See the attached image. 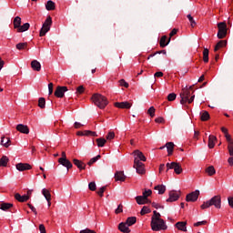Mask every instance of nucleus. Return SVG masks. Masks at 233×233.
Returning a JSON list of instances; mask_svg holds the SVG:
<instances>
[{"mask_svg":"<svg viewBox=\"0 0 233 233\" xmlns=\"http://www.w3.org/2000/svg\"><path fill=\"white\" fill-rule=\"evenodd\" d=\"M206 172L208 176H214L216 174V168H214V166H209L206 168Z\"/></svg>","mask_w":233,"mask_h":233,"instance_id":"nucleus-38","label":"nucleus"},{"mask_svg":"<svg viewBox=\"0 0 233 233\" xmlns=\"http://www.w3.org/2000/svg\"><path fill=\"white\" fill-rule=\"evenodd\" d=\"M29 28H30V24L29 23H25L23 25H20V26H19V28L17 29L16 32L21 34L23 32H26V30H28Z\"/></svg>","mask_w":233,"mask_h":233,"instance_id":"nucleus-30","label":"nucleus"},{"mask_svg":"<svg viewBox=\"0 0 233 233\" xmlns=\"http://www.w3.org/2000/svg\"><path fill=\"white\" fill-rule=\"evenodd\" d=\"M52 26V16H47L46 21L44 22L42 28L40 29L39 35L40 37H44L46 35L47 32H50V27Z\"/></svg>","mask_w":233,"mask_h":233,"instance_id":"nucleus-4","label":"nucleus"},{"mask_svg":"<svg viewBox=\"0 0 233 233\" xmlns=\"http://www.w3.org/2000/svg\"><path fill=\"white\" fill-rule=\"evenodd\" d=\"M114 137H116V133H114V131H110L106 135V139H107V141H112V139H114Z\"/></svg>","mask_w":233,"mask_h":233,"instance_id":"nucleus-47","label":"nucleus"},{"mask_svg":"<svg viewBox=\"0 0 233 233\" xmlns=\"http://www.w3.org/2000/svg\"><path fill=\"white\" fill-rule=\"evenodd\" d=\"M123 212V204H119L117 208L115 210V214H121Z\"/></svg>","mask_w":233,"mask_h":233,"instance_id":"nucleus-56","label":"nucleus"},{"mask_svg":"<svg viewBox=\"0 0 233 233\" xmlns=\"http://www.w3.org/2000/svg\"><path fill=\"white\" fill-rule=\"evenodd\" d=\"M73 163L79 170H85L86 168V164L83 163V161L74 158Z\"/></svg>","mask_w":233,"mask_h":233,"instance_id":"nucleus-16","label":"nucleus"},{"mask_svg":"<svg viewBox=\"0 0 233 233\" xmlns=\"http://www.w3.org/2000/svg\"><path fill=\"white\" fill-rule=\"evenodd\" d=\"M209 203L211 207H215V208H221V196L217 195L209 199Z\"/></svg>","mask_w":233,"mask_h":233,"instance_id":"nucleus-9","label":"nucleus"},{"mask_svg":"<svg viewBox=\"0 0 233 233\" xmlns=\"http://www.w3.org/2000/svg\"><path fill=\"white\" fill-rule=\"evenodd\" d=\"M10 138H5V137H2L1 138V145L3 147H5V148H8L10 147Z\"/></svg>","mask_w":233,"mask_h":233,"instance_id":"nucleus-37","label":"nucleus"},{"mask_svg":"<svg viewBox=\"0 0 233 233\" xmlns=\"http://www.w3.org/2000/svg\"><path fill=\"white\" fill-rule=\"evenodd\" d=\"M99 159H101V155H97L96 157L91 158V159L89 160V162L87 163V165H88L89 167H92V165H94V163H96V161H99Z\"/></svg>","mask_w":233,"mask_h":233,"instance_id":"nucleus-40","label":"nucleus"},{"mask_svg":"<svg viewBox=\"0 0 233 233\" xmlns=\"http://www.w3.org/2000/svg\"><path fill=\"white\" fill-rule=\"evenodd\" d=\"M120 86H124L125 88H128V84L127 83V81H125V79H120L118 81Z\"/></svg>","mask_w":233,"mask_h":233,"instance_id":"nucleus-55","label":"nucleus"},{"mask_svg":"<svg viewBox=\"0 0 233 233\" xmlns=\"http://www.w3.org/2000/svg\"><path fill=\"white\" fill-rule=\"evenodd\" d=\"M88 188L89 190H91L92 192H96V189L97 188V186H96V182H90L88 184Z\"/></svg>","mask_w":233,"mask_h":233,"instance_id":"nucleus-49","label":"nucleus"},{"mask_svg":"<svg viewBox=\"0 0 233 233\" xmlns=\"http://www.w3.org/2000/svg\"><path fill=\"white\" fill-rule=\"evenodd\" d=\"M28 46V43L25 42V43H18L16 45V49L17 50H25L26 49V47Z\"/></svg>","mask_w":233,"mask_h":233,"instance_id":"nucleus-41","label":"nucleus"},{"mask_svg":"<svg viewBox=\"0 0 233 233\" xmlns=\"http://www.w3.org/2000/svg\"><path fill=\"white\" fill-rule=\"evenodd\" d=\"M136 201L137 205H147L148 203H152V201L145 199L143 196L136 197Z\"/></svg>","mask_w":233,"mask_h":233,"instance_id":"nucleus-21","label":"nucleus"},{"mask_svg":"<svg viewBox=\"0 0 233 233\" xmlns=\"http://www.w3.org/2000/svg\"><path fill=\"white\" fill-rule=\"evenodd\" d=\"M132 155L134 156V163L137 161H147V157L139 149L135 150Z\"/></svg>","mask_w":233,"mask_h":233,"instance_id":"nucleus-10","label":"nucleus"},{"mask_svg":"<svg viewBox=\"0 0 233 233\" xmlns=\"http://www.w3.org/2000/svg\"><path fill=\"white\" fill-rule=\"evenodd\" d=\"M128 224H127L126 222H121L118 225V230H120V232L123 233H130V228H128Z\"/></svg>","mask_w":233,"mask_h":233,"instance_id":"nucleus-17","label":"nucleus"},{"mask_svg":"<svg viewBox=\"0 0 233 233\" xmlns=\"http://www.w3.org/2000/svg\"><path fill=\"white\" fill-rule=\"evenodd\" d=\"M31 68L35 70V72H41V63L37 60H33L31 62Z\"/></svg>","mask_w":233,"mask_h":233,"instance_id":"nucleus-23","label":"nucleus"},{"mask_svg":"<svg viewBox=\"0 0 233 233\" xmlns=\"http://www.w3.org/2000/svg\"><path fill=\"white\" fill-rule=\"evenodd\" d=\"M150 212H152V210H150L148 207L144 206L140 211V215L145 216V214H150Z\"/></svg>","mask_w":233,"mask_h":233,"instance_id":"nucleus-43","label":"nucleus"},{"mask_svg":"<svg viewBox=\"0 0 233 233\" xmlns=\"http://www.w3.org/2000/svg\"><path fill=\"white\" fill-rule=\"evenodd\" d=\"M174 165H176L175 162L167 163V164H166L167 172H168L169 170L174 169Z\"/></svg>","mask_w":233,"mask_h":233,"instance_id":"nucleus-54","label":"nucleus"},{"mask_svg":"<svg viewBox=\"0 0 233 233\" xmlns=\"http://www.w3.org/2000/svg\"><path fill=\"white\" fill-rule=\"evenodd\" d=\"M173 170L175 174H182L183 173V167H181V164L175 162V165L173 166Z\"/></svg>","mask_w":233,"mask_h":233,"instance_id":"nucleus-27","label":"nucleus"},{"mask_svg":"<svg viewBox=\"0 0 233 233\" xmlns=\"http://www.w3.org/2000/svg\"><path fill=\"white\" fill-rule=\"evenodd\" d=\"M46 9L48 10V12L56 10V3L52 0H48L46 4Z\"/></svg>","mask_w":233,"mask_h":233,"instance_id":"nucleus-29","label":"nucleus"},{"mask_svg":"<svg viewBox=\"0 0 233 233\" xmlns=\"http://www.w3.org/2000/svg\"><path fill=\"white\" fill-rule=\"evenodd\" d=\"M17 132H20L21 134H30V128H28V126L18 124L16 126Z\"/></svg>","mask_w":233,"mask_h":233,"instance_id":"nucleus-14","label":"nucleus"},{"mask_svg":"<svg viewBox=\"0 0 233 233\" xmlns=\"http://www.w3.org/2000/svg\"><path fill=\"white\" fill-rule=\"evenodd\" d=\"M133 168H135L137 170V174H139L140 176L145 174V164L137 159L135 160Z\"/></svg>","mask_w":233,"mask_h":233,"instance_id":"nucleus-7","label":"nucleus"},{"mask_svg":"<svg viewBox=\"0 0 233 233\" xmlns=\"http://www.w3.org/2000/svg\"><path fill=\"white\" fill-rule=\"evenodd\" d=\"M225 137H226V139L228 141V145H230V143H233L232 138L230 137V135L228 133H227L225 135Z\"/></svg>","mask_w":233,"mask_h":233,"instance_id":"nucleus-60","label":"nucleus"},{"mask_svg":"<svg viewBox=\"0 0 233 233\" xmlns=\"http://www.w3.org/2000/svg\"><path fill=\"white\" fill-rule=\"evenodd\" d=\"M116 181H125L127 179V176H125V172L123 171H116L115 174Z\"/></svg>","mask_w":233,"mask_h":233,"instance_id":"nucleus-20","label":"nucleus"},{"mask_svg":"<svg viewBox=\"0 0 233 233\" xmlns=\"http://www.w3.org/2000/svg\"><path fill=\"white\" fill-rule=\"evenodd\" d=\"M59 165H62V167H66V168L68 169L72 168L74 166L72 165V162L68 160L67 158H58Z\"/></svg>","mask_w":233,"mask_h":233,"instance_id":"nucleus-12","label":"nucleus"},{"mask_svg":"<svg viewBox=\"0 0 233 233\" xmlns=\"http://www.w3.org/2000/svg\"><path fill=\"white\" fill-rule=\"evenodd\" d=\"M136 221H137L136 217H129L127 218L126 223L127 227H132V225H136Z\"/></svg>","mask_w":233,"mask_h":233,"instance_id":"nucleus-32","label":"nucleus"},{"mask_svg":"<svg viewBox=\"0 0 233 233\" xmlns=\"http://www.w3.org/2000/svg\"><path fill=\"white\" fill-rule=\"evenodd\" d=\"M27 206L31 208L32 212H34V214L37 216V209H35V208L32 206V204H27Z\"/></svg>","mask_w":233,"mask_h":233,"instance_id":"nucleus-63","label":"nucleus"},{"mask_svg":"<svg viewBox=\"0 0 233 233\" xmlns=\"http://www.w3.org/2000/svg\"><path fill=\"white\" fill-rule=\"evenodd\" d=\"M83 92H85V87L83 86L76 88V94H83Z\"/></svg>","mask_w":233,"mask_h":233,"instance_id":"nucleus-59","label":"nucleus"},{"mask_svg":"<svg viewBox=\"0 0 233 233\" xmlns=\"http://www.w3.org/2000/svg\"><path fill=\"white\" fill-rule=\"evenodd\" d=\"M201 225H207V220L197 222L194 224V227H201Z\"/></svg>","mask_w":233,"mask_h":233,"instance_id":"nucleus-61","label":"nucleus"},{"mask_svg":"<svg viewBox=\"0 0 233 233\" xmlns=\"http://www.w3.org/2000/svg\"><path fill=\"white\" fill-rule=\"evenodd\" d=\"M8 157L6 156H3L1 158H0V167H6L8 165Z\"/></svg>","mask_w":233,"mask_h":233,"instance_id":"nucleus-36","label":"nucleus"},{"mask_svg":"<svg viewBox=\"0 0 233 233\" xmlns=\"http://www.w3.org/2000/svg\"><path fill=\"white\" fill-rule=\"evenodd\" d=\"M65 92H68V87L58 86L55 90L56 97H65Z\"/></svg>","mask_w":233,"mask_h":233,"instance_id":"nucleus-11","label":"nucleus"},{"mask_svg":"<svg viewBox=\"0 0 233 233\" xmlns=\"http://www.w3.org/2000/svg\"><path fill=\"white\" fill-rule=\"evenodd\" d=\"M203 61L204 63H208V48H204L203 50Z\"/></svg>","mask_w":233,"mask_h":233,"instance_id":"nucleus-42","label":"nucleus"},{"mask_svg":"<svg viewBox=\"0 0 233 233\" xmlns=\"http://www.w3.org/2000/svg\"><path fill=\"white\" fill-rule=\"evenodd\" d=\"M105 190H106V186L100 187L99 190L97 191V194L100 198H103V194H105Z\"/></svg>","mask_w":233,"mask_h":233,"instance_id":"nucleus-52","label":"nucleus"},{"mask_svg":"<svg viewBox=\"0 0 233 233\" xmlns=\"http://www.w3.org/2000/svg\"><path fill=\"white\" fill-rule=\"evenodd\" d=\"M175 227L182 232H187V221L177 222Z\"/></svg>","mask_w":233,"mask_h":233,"instance_id":"nucleus-22","label":"nucleus"},{"mask_svg":"<svg viewBox=\"0 0 233 233\" xmlns=\"http://www.w3.org/2000/svg\"><path fill=\"white\" fill-rule=\"evenodd\" d=\"M155 190H158V194L162 195L167 192V187L165 185H157L155 187Z\"/></svg>","mask_w":233,"mask_h":233,"instance_id":"nucleus-35","label":"nucleus"},{"mask_svg":"<svg viewBox=\"0 0 233 233\" xmlns=\"http://www.w3.org/2000/svg\"><path fill=\"white\" fill-rule=\"evenodd\" d=\"M228 150L229 156L233 157V142H230L229 144H228Z\"/></svg>","mask_w":233,"mask_h":233,"instance_id":"nucleus-51","label":"nucleus"},{"mask_svg":"<svg viewBox=\"0 0 233 233\" xmlns=\"http://www.w3.org/2000/svg\"><path fill=\"white\" fill-rule=\"evenodd\" d=\"M177 95L176 93H171L167 96V101H176Z\"/></svg>","mask_w":233,"mask_h":233,"instance_id":"nucleus-53","label":"nucleus"},{"mask_svg":"<svg viewBox=\"0 0 233 233\" xmlns=\"http://www.w3.org/2000/svg\"><path fill=\"white\" fill-rule=\"evenodd\" d=\"M151 229L154 232H159V230H167L168 226L167 223L161 218V214L157 211H153V216L151 218Z\"/></svg>","mask_w":233,"mask_h":233,"instance_id":"nucleus-1","label":"nucleus"},{"mask_svg":"<svg viewBox=\"0 0 233 233\" xmlns=\"http://www.w3.org/2000/svg\"><path fill=\"white\" fill-rule=\"evenodd\" d=\"M15 167H16V169L19 170V172H25V170H30L32 168V166L26 163H18L15 165Z\"/></svg>","mask_w":233,"mask_h":233,"instance_id":"nucleus-13","label":"nucleus"},{"mask_svg":"<svg viewBox=\"0 0 233 233\" xmlns=\"http://www.w3.org/2000/svg\"><path fill=\"white\" fill-rule=\"evenodd\" d=\"M181 196V191L171 190L169 191V198L166 200L167 203H174V201H177Z\"/></svg>","mask_w":233,"mask_h":233,"instance_id":"nucleus-6","label":"nucleus"},{"mask_svg":"<svg viewBox=\"0 0 233 233\" xmlns=\"http://www.w3.org/2000/svg\"><path fill=\"white\" fill-rule=\"evenodd\" d=\"M167 35H163L161 38H160V42H159V45L161 46V48H165V46H167L168 43H170V37L167 39Z\"/></svg>","mask_w":233,"mask_h":233,"instance_id":"nucleus-26","label":"nucleus"},{"mask_svg":"<svg viewBox=\"0 0 233 233\" xmlns=\"http://www.w3.org/2000/svg\"><path fill=\"white\" fill-rule=\"evenodd\" d=\"M199 198V190H195L186 196V201L187 203H195V201H198V198Z\"/></svg>","mask_w":233,"mask_h":233,"instance_id":"nucleus-8","label":"nucleus"},{"mask_svg":"<svg viewBox=\"0 0 233 233\" xmlns=\"http://www.w3.org/2000/svg\"><path fill=\"white\" fill-rule=\"evenodd\" d=\"M228 205H229V207H231L232 208H233V198H228Z\"/></svg>","mask_w":233,"mask_h":233,"instance_id":"nucleus-64","label":"nucleus"},{"mask_svg":"<svg viewBox=\"0 0 233 233\" xmlns=\"http://www.w3.org/2000/svg\"><path fill=\"white\" fill-rule=\"evenodd\" d=\"M147 114L150 116V117H154V116H156V108L154 106L149 107Z\"/></svg>","mask_w":233,"mask_h":233,"instance_id":"nucleus-48","label":"nucleus"},{"mask_svg":"<svg viewBox=\"0 0 233 233\" xmlns=\"http://www.w3.org/2000/svg\"><path fill=\"white\" fill-rule=\"evenodd\" d=\"M210 207H212L211 204H210V200H208V201L204 202V203L200 206V208H201L202 210H205L206 208H210Z\"/></svg>","mask_w":233,"mask_h":233,"instance_id":"nucleus-46","label":"nucleus"},{"mask_svg":"<svg viewBox=\"0 0 233 233\" xmlns=\"http://www.w3.org/2000/svg\"><path fill=\"white\" fill-rule=\"evenodd\" d=\"M190 90H192V86H190L189 88L185 87L182 89V92L180 93V97H181L180 104L181 105H186L187 103H188L190 105V103H194V98L196 97V96L193 95L190 97Z\"/></svg>","mask_w":233,"mask_h":233,"instance_id":"nucleus-2","label":"nucleus"},{"mask_svg":"<svg viewBox=\"0 0 233 233\" xmlns=\"http://www.w3.org/2000/svg\"><path fill=\"white\" fill-rule=\"evenodd\" d=\"M96 143H97V147H105V145L106 143V139H105L103 137L96 138Z\"/></svg>","mask_w":233,"mask_h":233,"instance_id":"nucleus-39","label":"nucleus"},{"mask_svg":"<svg viewBox=\"0 0 233 233\" xmlns=\"http://www.w3.org/2000/svg\"><path fill=\"white\" fill-rule=\"evenodd\" d=\"M187 19L190 22L192 28H194V26H196V20H194V17H192L191 15H187Z\"/></svg>","mask_w":233,"mask_h":233,"instance_id":"nucleus-50","label":"nucleus"},{"mask_svg":"<svg viewBox=\"0 0 233 233\" xmlns=\"http://www.w3.org/2000/svg\"><path fill=\"white\" fill-rule=\"evenodd\" d=\"M93 103L98 106V108H106V106L108 105V100L106 97L101 94H94L91 97Z\"/></svg>","mask_w":233,"mask_h":233,"instance_id":"nucleus-3","label":"nucleus"},{"mask_svg":"<svg viewBox=\"0 0 233 233\" xmlns=\"http://www.w3.org/2000/svg\"><path fill=\"white\" fill-rule=\"evenodd\" d=\"M48 90H49V96H52V94H54V84L53 83L48 84Z\"/></svg>","mask_w":233,"mask_h":233,"instance_id":"nucleus-57","label":"nucleus"},{"mask_svg":"<svg viewBox=\"0 0 233 233\" xmlns=\"http://www.w3.org/2000/svg\"><path fill=\"white\" fill-rule=\"evenodd\" d=\"M39 230H40V233H46V228H45V225H43V224L39 225Z\"/></svg>","mask_w":233,"mask_h":233,"instance_id":"nucleus-62","label":"nucleus"},{"mask_svg":"<svg viewBox=\"0 0 233 233\" xmlns=\"http://www.w3.org/2000/svg\"><path fill=\"white\" fill-rule=\"evenodd\" d=\"M223 46H227V41L226 40H220L214 48V52H218L219 48H223Z\"/></svg>","mask_w":233,"mask_h":233,"instance_id":"nucleus-31","label":"nucleus"},{"mask_svg":"<svg viewBox=\"0 0 233 233\" xmlns=\"http://www.w3.org/2000/svg\"><path fill=\"white\" fill-rule=\"evenodd\" d=\"M46 105V100L45 99V97H40L38 99V106L40 108H45Z\"/></svg>","mask_w":233,"mask_h":233,"instance_id":"nucleus-44","label":"nucleus"},{"mask_svg":"<svg viewBox=\"0 0 233 233\" xmlns=\"http://www.w3.org/2000/svg\"><path fill=\"white\" fill-rule=\"evenodd\" d=\"M42 194L44 198L46 199V201H52V194H50V190L46 188L42 189Z\"/></svg>","mask_w":233,"mask_h":233,"instance_id":"nucleus-28","label":"nucleus"},{"mask_svg":"<svg viewBox=\"0 0 233 233\" xmlns=\"http://www.w3.org/2000/svg\"><path fill=\"white\" fill-rule=\"evenodd\" d=\"M79 233H97V232H96V230H92V229H90V228H86V229H82V230H80V232Z\"/></svg>","mask_w":233,"mask_h":233,"instance_id":"nucleus-58","label":"nucleus"},{"mask_svg":"<svg viewBox=\"0 0 233 233\" xmlns=\"http://www.w3.org/2000/svg\"><path fill=\"white\" fill-rule=\"evenodd\" d=\"M174 147H176V145H174L173 142H167L166 144V147L167 150V156H172V154L174 153Z\"/></svg>","mask_w":233,"mask_h":233,"instance_id":"nucleus-25","label":"nucleus"},{"mask_svg":"<svg viewBox=\"0 0 233 233\" xmlns=\"http://www.w3.org/2000/svg\"><path fill=\"white\" fill-rule=\"evenodd\" d=\"M218 32L217 35L218 38L225 39V37H227V23H225V22L218 23Z\"/></svg>","mask_w":233,"mask_h":233,"instance_id":"nucleus-5","label":"nucleus"},{"mask_svg":"<svg viewBox=\"0 0 233 233\" xmlns=\"http://www.w3.org/2000/svg\"><path fill=\"white\" fill-rule=\"evenodd\" d=\"M15 198L16 199V201H19L20 203H25V201H28L30 199V197L26 195L21 196V194L16 193L15 195Z\"/></svg>","mask_w":233,"mask_h":233,"instance_id":"nucleus-18","label":"nucleus"},{"mask_svg":"<svg viewBox=\"0 0 233 233\" xmlns=\"http://www.w3.org/2000/svg\"><path fill=\"white\" fill-rule=\"evenodd\" d=\"M217 139L218 138L214 135H210L208 137V148H214V147L216 146Z\"/></svg>","mask_w":233,"mask_h":233,"instance_id":"nucleus-24","label":"nucleus"},{"mask_svg":"<svg viewBox=\"0 0 233 233\" xmlns=\"http://www.w3.org/2000/svg\"><path fill=\"white\" fill-rule=\"evenodd\" d=\"M12 208H14V204L12 203L3 202L0 204V210H3L4 212H8Z\"/></svg>","mask_w":233,"mask_h":233,"instance_id":"nucleus-19","label":"nucleus"},{"mask_svg":"<svg viewBox=\"0 0 233 233\" xmlns=\"http://www.w3.org/2000/svg\"><path fill=\"white\" fill-rule=\"evenodd\" d=\"M14 28L16 30H19V27L21 26V18L19 16H16L14 18L13 21Z\"/></svg>","mask_w":233,"mask_h":233,"instance_id":"nucleus-33","label":"nucleus"},{"mask_svg":"<svg viewBox=\"0 0 233 233\" xmlns=\"http://www.w3.org/2000/svg\"><path fill=\"white\" fill-rule=\"evenodd\" d=\"M116 108H132V103L130 102H116L115 103Z\"/></svg>","mask_w":233,"mask_h":233,"instance_id":"nucleus-15","label":"nucleus"},{"mask_svg":"<svg viewBox=\"0 0 233 233\" xmlns=\"http://www.w3.org/2000/svg\"><path fill=\"white\" fill-rule=\"evenodd\" d=\"M150 196H152V190H151V189L145 190V191L143 192V195H142V197H143L144 199H146V200H149V199H148V197H150Z\"/></svg>","mask_w":233,"mask_h":233,"instance_id":"nucleus-45","label":"nucleus"},{"mask_svg":"<svg viewBox=\"0 0 233 233\" xmlns=\"http://www.w3.org/2000/svg\"><path fill=\"white\" fill-rule=\"evenodd\" d=\"M200 119L201 121H208L210 119V114H208V111H203L200 113Z\"/></svg>","mask_w":233,"mask_h":233,"instance_id":"nucleus-34","label":"nucleus"}]
</instances>
